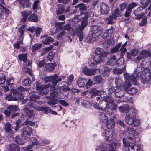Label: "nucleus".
<instances>
[{
  "label": "nucleus",
  "instance_id": "1",
  "mask_svg": "<svg viewBox=\"0 0 151 151\" xmlns=\"http://www.w3.org/2000/svg\"><path fill=\"white\" fill-rule=\"evenodd\" d=\"M129 136L124 140L123 139V142L124 146L128 147L129 151H139L140 148L138 145H130V144H134L136 142L135 138L138 137V133L137 131L131 126H129L126 130Z\"/></svg>",
  "mask_w": 151,
  "mask_h": 151
},
{
  "label": "nucleus",
  "instance_id": "2",
  "mask_svg": "<svg viewBox=\"0 0 151 151\" xmlns=\"http://www.w3.org/2000/svg\"><path fill=\"white\" fill-rule=\"evenodd\" d=\"M93 107L98 109L106 110V114L109 116H111L113 114V111L116 110L117 106L114 102L112 98L107 97L105 100H101L98 104L94 103Z\"/></svg>",
  "mask_w": 151,
  "mask_h": 151
},
{
  "label": "nucleus",
  "instance_id": "3",
  "mask_svg": "<svg viewBox=\"0 0 151 151\" xmlns=\"http://www.w3.org/2000/svg\"><path fill=\"white\" fill-rule=\"evenodd\" d=\"M66 78L65 76H62L61 78H58V75L55 74L50 76H46L44 78L45 83L49 82V85L44 86L43 88L44 91H41L40 92V94L42 95H46L49 92V90L50 91L54 92H56L55 91V85L59 81L62 79L63 80Z\"/></svg>",
  "mask_w": 151,
  "mask_h": 151
},
{
  "label": "nucleus",
  "instance_id": "4",
  "mask_svg": "<svg viewBox=\"0 0 151 151\" xmlns=\"http://www.w3.org/2000/svg\"><path fill=\"white\" fill-rule=\"evenodd\" d=\"M125 120L129 125L134 127H137L140 124V121L136 118L135 109L133 108H130L126 113Z\"/></svg>",
  "mask_w": 151,
  "mask_h": 151
},
{
  "label": "nucleus",
  "instance_id": "5",
  "mask_svg": "<svg viewBox=\"0 0 151 151\" xmlns=\"http://www.w3.org/2000/svg\"><path fill=\"white\" fill-rule=\"evenodd\" d=\"M148 64L149 63L145 60L142 61L141 63L142 73H143L142 74L141 81L143 84L147 83L151 79V69L147 68Z\"/></svg>",
  "mask_w": 151,
  "mask_h": 151
},
{
  "label": "nucleus",
  "instance_id": "6",
  "mask_svg": "<svg viewBox=\"0 0 151 151\" xmlns=\"http://www.w3.org/2000/svg\"><path fill=\"white\" fill-rule=\"evenodd\" d=\"M60 93H59L58 92H51L50 93V97L46 96L45 97L48 100L47 101V103L51 106L54 107L55 110L58 111H60L62 109L61 106L58 105H55L57 104L56 99L58 98H60L61 96L60 94Z\"/></svg>",
  "mask_w": 151,
  "mask_h": 151
},
{
  "label": "nucleus",
  "instance_id": "7",
  "mask_svg": "<svg viewBox=\"0 0 151 151\" xmlns=\"http://www.w3.org/2000/svg\"><path fill=\"white\" fill-rule=\"evenodd\" d=\"M142 71L141 68L137 67L135 69L132 75H130L129 73H124L123 75L125 80H128L130 81L129 80H131L133 84H137V81L139 80V78L141 79L142 74L143 73V72L142 73Z\"/></svg>",
  "mask_w": 151,
  "mask_h": 151
},
{
  "label": "nucleus",
  "instance_id": "8",
  "mask_svg": "<svg viewBox=\"0 0 151 151\" xmlns=\"http://www.w3.org/2000/svg\"><path fill=\"white\" fill-rule=\"evenodd\" d=\"M25 90L26 89L22 86H20L17 89H12L11 91L13 95H12V93L9 95H7L5 99L8 101H17L19 99L21 100L22 99V97H21L22 95V92Z\"/></svg>",
  "mask_w": 151,
  "mask_h": 151
},
{
  "label": "nucleus",
  "instance_id": "9",
  "mask_svg": "<svg viewBox=\"0 0 151 151\" xmlns=\"http://www.w3.org/2000/svg\"><path fill=\"white\" fill-rule=\"evenodd\" d=\"M115 83L117 88L123 89L127 90L131 86L130 81L128 80L124 81L121 78L119 77L116 78Z\"/></svg>",
  "mask_w": 151,
  "mask_h": 151
},
{
  "label": "nucleus",
  "instance_id": "10",
  "mask_svg": "<svg viewBox=\"0 0 151 151\" xmlns=\"http://www.w3.org/2000/svg\"><path fill=\"white\" fill-rule=\"evenodd\" d=\"M113 132L111 129L105 130H104V132L102 133V135L106 139V141L105 142V143L102 144L100 146H97L96 148V151H97V148H98L99 147H100L102 146L104 144H105L106 146V147H108L109 144L110 143H114V142H111L113 141L112 140L113 139V138H112L113 136ZM114 143H116L114 142Z\"/></svg>",
  "mask_w": 151,
  "mask_h": 151
},
{
  "label": "nucleus",
  "instance_id": "11",
  "mask_svg": "<svg viewBox=\"0 0 151 151\" xmlns=\"http://www.w3.org/2000/svg\"><path fill=\"white\" fill-rule=\"evenodd\" d=\"M87 24V20H82L81 25H76V32L79 38V40L81 41L84 37V34L82 31Z\"/></svg>",
  "mask_w": 151,
  "mask_h": 151
},
{
  "label": "nucleus",
  "instance_id": "12",
  "mask_svg": "<svg viewBox=\"0 0 151 151\" xmlns=\"http://www.w3.org/2000/svg\"><path fill=\"white\" fill-rule=\"evenodd\" d=\"M120 145L119 143H113L109 144L108 147L106 148V146L105 144L101 147L97 148V151H116L117 149Z\"/></svg>",
  "mask_w": 151,
  "mask_h": 151
},
{
  "label": "nucleus",
  "instance_id": "13",
  "mask_svg": "<svg viewBox=\"0 0 151 151\" xmlns=\"http://www.w3.org/2000/svg\"><path fill=\"white\" fill-rule=\"evenodd\" d=\"M25 25H23L20 27L18 29L19 32L20 34L19 36V40L17 41L16 43L14 44V47L16 48L19 49L20 48V45L22 44V41L23 38L24 31L25 30Z\"/></svg>",
  "mask_w": 151,
  "mask_h": 151
},
{
  "label": "nucleus",
  "instance_id": "14",
  "mask_svg": "<svg viewBox=\"0 0 151 151\" xmlns=\"http://www.w3.org/2000/svg\"><path fill=\"white\" fill-rule=\"evenodd\" d=\"M102 30L101 27L98 25L93 26L91 28V33L94 37L98 38L101 34Z\"/></svg>",
  "mask_w": 151,
  "mask_h": 151
},
{
  "label": "nucleus",
  "instance_id": "15",
  "mask_svg": "<svg viewBox=\"0 0 151 151\" xmlns=\"http://www.w3.org/2000/svg\"><path fill=\"white\" fill-rule=\"evenodd\" d=\"M148 56L151 59V53L150 52L147 50H143L141 52L136 58L135 61L137 63H139L142 59L146 58Z\"/></svg>",
  "mask_w": 151,
  "mask_h": 151
},
{
  "label": "nucleus",
  "instance_id": "16",
  "mask_svg": "<svg viewBox=\"0 0 151 151\" xmlns=\"http://www.w3.org/2000/svg\"><path fill=\"white\" fill-rule=\"evenodd\" d=\"M45 102V101H30L27 104V106L35 109L37 111H39V109L40 108V106Z\"/></svg>",
  "mask_w": 151,
  "mask_h": 151
},
{
  "label": "nucleus",
  "instance_id": "17",
  "mask_svg": "<svg viewBox=\"0 0 151 151\" xmlns=\"http://www.w3.org/2000/svg\"><path fill=\"white\" fill-rule=\"evenodd\" d=\"M100 12L102 15H106L109 14L110 8L108 4L104 2L100 3Z\"/></svg>",
  "mask_w": 151,
  "mask_h": 151
},
{
  "label": "nucleus",
  "instance_id": "18",
  "mask_svg": "<svg viewBox=\"0 0 151 151\" xmlns=\"http://www.w3.org/2000/svg\"><path fill=\"white\" fill-rule=\"evenodd\" d=\"M9 13V10L0 4V19L4 20L6 18L7 14Z\"/></svg>",
  "mask_w": 151,
  "mask_h": 151
},
{
  "label": "nucleus",
  "instance_id": "19",
  "mask_svg": "<svg viewBox=\"0 0 151 151\" xmlns=\"http://www.w3.org/2000/svg\"><path fill=\"white\" fill-rule=\"evenodd\" d=\"M98 71L101 73L99 70L96 69H88L87 68L85 67L83 69V72L87 76L94 75Z\"/></svg>",
  "mask_w": 151,
  "mask_h": 151
},
{
  "label": "nucleus",
  "instance_id": "20",
  "mask_svg": "<svg viewBox=\"0 0 151 151\" xmlns=\"http://www.w3.org/2000/svg\"><path fill=\"white\" fill-rule=\"evenodd\" d=\"M31 141L32 145L28 146L27 147L23 148V150L24 151H33L32 148L34 145H37L39 144V142L36 138L32 137L31 138Z\"/></svg>",
  "mask_w": 151,
  "mask_h": 151
},
{
  "label": "nucleus",
  "instance_id": "21",
  "mask_svg": "<svg viewBox=\"0 0 151 151\" xmlns=\"http://www.w3.org/2000/svg\"><path fill=\"white\" fill-rule=\"evenodd\" d=\"M21 130L23 135L25 137L27 136H30L33 133L32 128L28 126L24 127Z\"/></svg>",
  "mask_w": 151,
  "mask_h": 151
},
{
  "label": "nucleus",
  "instance_id": "22",
  "mask_svg": "<svg viewBox=\"0 0 151 151\" xmlns=\"http://www.w3.org/2000/svg\"><path fill=\"white\" fill-rule=\"evenodd\" d=\"M58 89L60 90H62L63 91H70V89L68 87V84L65 81H63L62 83H59L57 86Z\"/></svg>",
  "mask_w": 151,
  "mask_h": 151
},
{
  "label": "nucleus",
  "instance_id": "23",
  "mask_svg": "<svg viewBox=\"0 0 151 151\" xmlns=\"http://www.w3.org/2000/svg\"><path fill=\"white\" fill-rule=\"evenodd\" d=\"M19 58L20 60H23L24 63V64L26 66H29L31 65V62L28 61L27 58L26 54H22L19 55Z\"/></svg>",
  "mask_w": 151,
  "mask_h": 151
},
{
  "label": "nucleus",
  "instance_id": "24",
  "mask_svg": "<svg viewBox=\"0 0 151 151\" xmlns=\"http://www.w3.org/2000/svg\"><path fill=\"white\" fill-rule=\"evenodd\" d=\"M21 13L22 16V21L24 22L26 20L28 16L32 14V11L31 10H26L22 12Z\"/></svg>",
  "mask_w": 151,
  "mask_h": 151
},
{
  "label": "nucleus",
  "instance_id": "25",
  "mask_svg": "<svg viewBox=\"0 0 151 151\" xmlns=\"http://www.w3.org/2000/svg\"><path fill=\"white\" fill-rule=\"evenodd\" d=\"M117 58L114 55L111 56L109 60L107 62V65H114L116 63Z\"/></svg>",
  "mask_w": 151,
  "mask_h": 151
},
{
  "label": "nucleus",
  "instance_id": "26",
  "mask_svg": "<svg viewBox=\"0 0 151 151\" xmlns=\"http://www.w3.org/2000/svg\"><path fill=\"white\" fill-rule=\"evenodd\" d=\"M56 11L57 14H61L63 13H65L64 6L61 4L58 5Z\"/></svg>",
  "mask_w": 151,
  "mask_h": 151
},
{
  "label": "nucleus",
  "instance_id": "27",
  "mask_svg": "<svg viewBox=\"0 0 151 151\" xmlns=\"http://www.w3.org/2000/svg\"><path fill=\"white\" fill-rule=\"evenodd\" d=\"M104 91H98L96 88H93L90 90L89 91L90 94H92L93 95L91 96V97L93 98L94 96L98 95H102L104 93Z\"/></svg>",
  "mask_w": 151,
  "mask_h": 151
},
{
  "label": "nucleus",
  "instance_id": "28",
  "mask_svg": "<svg viewBox=\"0 0 151 151\" xmlns=\"http://www.w3.org/2000/svg\"><path fill=\"white\" fill-rule=\"evenodd\" d=\"M123 89L116 88V91L114 93V96L117 97H121L124 94V92Z\"/></svg>",
  "mask_w": 151,
  "mask_h": 151
},
{
  "label": "nucleus",
  "instance_id": "29",
  "mask_svg": "<svg viewBox=\"0 0 151 151\" xmlns=\"http://www.w3.org/2000/svg\"><path fill=\"white\" fill-rule=\"evenodd\" d=\"M14 140L17 144L20 145L24 144L25 142L24 140L23 137L21 135L16 136Z\"/></svg>",
  "mask_w": 151,
  "mask_h": 151
},
{
  "label": "nucleus",
  "instance_id": "30",
  "mask_svg": "<svg viewBox=\"0 0 151 151\" xmlns=\"http://www.w3.org/2000/svg\"><path fill=\"white\" fill-rule=\"evenodd\" d=\"M23 111L26 112L27 115L29 117L35 116L34 111L33 110H28L27 108L26 107L23 109Z\"/></svg>",
  "mask_w": 151,
  "mask_h": 151
},
{
  "label": "nucleus",
  "instance_id": "31",
  "mask_svg": "<svg viewBox=\"0 0 151 151\" xmlns=\"http://www.w3.org/2000/svg\"><path fill=\"white\" fill-rule=\"evenodd\" d=\"M86 79L80 78H79L77 81V84L80 87H82L84 86L85 83L86 82Z\"/></svg>",
  "mask_w": 151,
  "mask_h": 151
},
{
  "label": "nucleus",
  "instance_id": "32",
  "mask_svg": "<svg viewBox=\"0 0 151 151\" xmlns=\"http://www.w3.org/2000/svg\"><path fill=\"white\" fill-rule=\"evenodd\" d=\"M106 126L109 129H111L114 126V122L112 119H109L106 121Z\"/></svg>",
  "mask_w": 151,
  "mask_h": 151
},
{
  "label": "nucleus",
  "instance_id": "33",
  "mask_svg": "<svg viewBox=\"0 0 151 151\" xmlns=\"http://www.w3.org/2000/svg\"><path fill=\"white\" fill-rule=\"evenodd\" d=\"M4 130L8 133L12 134L13 132L11 128V126L9 123H6L4 125Z\"/></svg>",
  "mask_w": 151,
  "mask_h": 151
},
{
  "label": "nucleus",
  "instance_id": "34",
  "mask_svg": "<svg viewBox=\"0 0 151 151\" xmlns=\"http://www.w3.org/2000/svg\"><path fill=\"white\" fill-rule=\"evenodd\" d=\"M126 70L125 66L122 68V69H120L118 68L114 69L113 71V73L115 74H121L123 72Z\"/></svg>",
  "mask_w": 151,
  "mask_h": 151
},
{
  "label": "nucleus",
  "instance_id": "35",
  "mask_svg": "<svg viewBox=\"0 0 151 151\" xmlns=\"http://www.w3.org/2000/svg\"><path fill=\"white\" fill-rule=\"evenodd\" d=\"M103 59V55H95L93 58V61L96 63V64L101 62Z\"/></svg>",
  "mask_w": 151,
  "mask_h": 151
},
{
  "label": "nucleus",
  "instance_id": "36",
  "mask_svg": "<svg viewBox=\"0 0 151 151\" xmlns=\"http://www.w3.org/2000/svg\"><path fill=\"white\" fill-rule=\"evenodd\" d=\"M99 116L101 122H105L106 121L107 117L104 112H101Z\"/></svg>",
  "mask_w": 151,
  "mask_h": 151
},
{
  "label": "nucleus",
  "instance_id": "37",
  "mask_svg": "<svg viewBox=\"0 0 151 151\" xmlns=\"http://www.w3.org/2000/svg\"><path fill=\"white\" fill-rule=\"evenodd\" d=\"M116 19L115 17L111 15L106 18V22L107 24H112L114 23V21Z\"/></svg>",
  "mask_w": 151,
  "mask_h": 151
},
{
  "label": "nucleus",
  "instance_id": "38",
  "mask_svg": "<svg viewBox=\"0 0 151 151\" xmlns=\"http://www.w3.org/2000/svg\"><path fill=\"white\" fill-rule=\"evenodd\" d=\"M114 45L113 43L112 40L111 39H109L105 40L104 42L103 45L104 47L106 48L110 46H112Z\"/></svg>",
  "mask_w": 151,
  "mask_h": 151
},
{
  "label": "nucleus",
  "instance_id": "39",
  "mask_svg": "<svg viewBox=\"0 0 151 151\" xmlns=\"http://www.w3.org/2000/svg\"><path fill=\"white\" fill-rule=\"evenodd\" d=\"M38 19L37 16L35 14H32L29 16L28 18V20L29 21L35 22H37Z\"/></svg>",
  "mask_w": 151,
  "mask_h": 151
},
{
  "label": "nucleus",
  "instance_id": "40",
  "mask_svg": "<svg viewBox=\"0 0 151 151\" xmlns=\"http://www.w3.org/2000/svg\"><path fill=\"white\" fill-rule=\"evenodd\" d=\"M121 46V43L116 45L115 47H113L110 50L111 53H114L117 52Z\"/></svg>",
  "mask_w": 151,
  "mask_h": 151
},
{
  "label": "nucleus",
  "instance_id": "41",
  "mask_svg": "<svg viewBox=\"0 0 151 151\" xmlns=\"http://www.w3.org/2000/svg\"><path fill=\"white\" fill-rule=\"evenodd\" d=\"M53 39L52 37H48L46 38L45 40L43 41V44L45 45L47 44L49 45L51 43H52Z\"/></svg>",
  "mask_w": 151,
  "mask_h": 151
},
{
  "label": "nucleus",
  "instance_id": "42",
  "mask_svg": "<svg viewBox=\"0 0 151 151\" xmlns=\"http://www.w3.org/2000/svg\"><path fill=\"white\" fill-rule=\"evenodd\" d=\"M7 108L11 112L16 111L18 109V107L15 105H10L7 107Z\"/></svg>",
  "mask_w": 151,
  "mask_h": 151
},
{
  "label": "nucleus",
  "instance_id": "43",
  "mask_svg": "<svg viewBox=\"0 0 151 151\" xmlns=\"http://www.w3.org/2000/svg\"><path fill=\"white\" fill-rule=\"evenodd\" d=\"M125 60L123 58H120L119 60L117 59L116 64L119 67L123 66Z\"/></svg>",
  "mask_w": 151,
  "mask_h": 151
},
{
  "label": "nucleus",
  "instance_id": "44",
  "mask_svg": "<svg viewBox=\"0 0 151 151\" xmlns=\"http://www.w3.org/2000/svg\"><path fill=\"white\" fill-rule=\"evenodd\" d=\"M79 8V10L81 11L86 10L87 9L86 6L83 3L79 4L78 5L75 6L76 8Z\"/></svg>",
  "mask_w": 151,
  "mask_h": 151
},
{
  "label": "nucleus",
  "instance_id": "45",
  "mask_svg": "<svg viewBox=\"0 0 151 151\" xmlns=\"http://www.w3.org/2000/svg\"><path fill=\"white\" fill-rule=\"evenodd\" d=\"M11 151H19L20 148L18 145L16 144H12L10 146Z\"/></svg>",
  "mask_w": 151,
  "mask_h": 151
},
{
  "label": "nucleus",
  "instance_id": "46",
  "mask_svg": "<svg viewBox=\"0 0 151 151\" xmlns=\"http://www.w3.org/2000/svg\"><path fill=\"white\" fill-rule=\"evenodd\" d=\"M137 91V89L134 87H132L128 90L127 92L129 94L133 95L135 94Z\"/></svg>",
  "mask_w": 151,
  "mask_h": 151
},
{
  "label": "nucleus",
  "instance_id": "47",
  "mask_svg": "<svg viewBox=\"0 0 151 151\" xmlns=\"http://www.w3.org/2000/svg\"><path fill=\"white\" fill-rule=\"evenodd\" d=\"M96 37H94L93 35L91 33L89 34L87 37V40L88 42H92L96 40Z\"/></svg>",
  "mask_w": 151,
  "mask_h": 151
},
{
  "label": "nucleus",
  "instance_id": "48",
  "mask_svg": "<svg viewBox=\"0 0 151 151\" xmlns=\"http://www.w3.org/2000/svg\"><path fill=\"white\" fill-rule=\"evenodd\" d=\"M50 141L49 140L44 138L41 140L40 144L41 145L44 146L50 144Z\"/></svg>",
  "mask_w": 151,
  "mask_h": 151
},
{
  "label": "nucleus",
  "instance_id": "49",
  "mask_svg": "<svg viewBox=\"0 0 151 151\" xmlns=\"http://www.w3.org/2000/svg\"><path fill=\"white\" fill-rule=\"evenodd\" d=\"M80 15L82 16V19L83 18V20H87L88 21V19L89 16L88 13L83 12L81 13Z\"/></svg>",
  "mask_w": 151,
  "mask_h": 151
},
{
  "label": "nucleus",
  "instance_id": "50",
  "mask_svg": "<svg viewBox=\"0 0 151 151\" xmlns=\"http://www.w3.org/2000/svg\"><path fill=\"white\" fill-rule=\"evenodd\" d=\"M93 80L96 83L101 82L103 80L101 76H95Z\"/></svg>",
  "mask_w": 151,
  "mask_h": 151
},
{
  "label": "nucleus",
  "instance_id": "51",
  "mask_svg": "<svg viewBox=\"0 0 151 151\" xmlns=\"http://www.w3.org/2000/svg\"><path fill=\"white\" fill-rule=\"evenodd\" d=\"M6 80L5 75L2 73L0 72V84H2L4 83Z\"/></svg>",
  "mask_w": 151,
  "mask_h": 151
},
{
  "label": "nucleus",
  "instance_id": "52",
  "mask_svg": "<svg viewBox=\"0 0 151 151\" xmlns=\"http://www.w3.org/2000/svg\"><path fill=\"white\" fill-rule=\"evenodd\" d=\"M53 46L52 45H50L49 47H46L45 48H44L43 50V52H42V55H43L48 52L51 50L53 48Z\"/></svg>",
  "mask_w": 151,
  "mask_h": 151
},
{
  "label": "nucleus",
  "instance_id": "53",
  "mask_svg": "<svg viewBox=\"0 0 151 151\" xmlns=\"http://www.w3.org/2000/svg\"><path fill=\"white\" fill-rule=\"evenodd\" d=\"M82 19V16L79 15L75 16L73 18V22L75 24L80 22Z\"/></svg>",
  "mask_w": 151,
  "mask_h": 151
},
{
  "label": "nucleus",
  "instance_id": "54",
  "mask_svg": "<svg viewBox=\"0 0 151 151\" xmlns=\"http://www.w3.org/2000/svg\"><path fill=\"white\" fill-rule=\"evenodd\" d=\"M39 111H43L46 114L50 112V108L49 107H41L40 109H39Z\"/></svg>",
  "mask_w": 151,
  "mask_h": 151
},
{
  "label": "nucleus",
  "instance_id": "55",
  "mask_svg": "<svg viewBox=\"0 0 151 151\" xmlns=\"http://www.w3.org/2000/svg\"><path fill=\"white\" fill-rule=\"evenodd\" d=\"M129 106L128 105H125L122 106L119 108V111L122 112H124L128 110Z\"/></svg>",
  "mask_w": 151,
  "mask_h": 151
},
{
  "label": "nucleus",
  "instance_id": "56",
  "mask_svg": "<svg viewBox=\"0 0 151 151\" xmlns=\"http://www.w3.org/2000/svg\"><path fill=\"white\" fill-rule=\"evenodd\" d=\"M54 52L52 51L50 52L47 58V60L51 61L54 58Z\"/></svg>",
  "mask_w": 151,
  "mask_h": 151
},
{
  "label": "nucleus",
  "instance_id": "57",
  "mask_svg": "<svg viewBox=\"0 0 151 151\" xmlns=\"http://www.w3.org/2000/svg\"><path fill=\"white\" fill-rule=\"evenodd\" d=\"M40 96L36 94H32L30 97V99L31 101H37L36 99H40Z\"/></svg>",
  "mask_w": 151,
  "mask_h": 151
},
{
  "label": "nucleus",
  "instance_id": "58",
  "mask_svg": "<svg viewBox=\"0 0 151 151\" xmlns=\"http://www.w3.org/2000/svg\"><path fill=\"white\" fill-rule=\"evenodd\" d=\"M42 44H35L32 46V51L37 50L42 47Z\"/></svg>",
  "mask_w": 151,
  "mask_h": 151
},
{
  "label": "nucleus",
  "instance_id": "59",
  "mask_svg": "<svg viewBox=\"0 0 151 151\" xmlns=\"http://www.w3.org/2000/svg\"><path fill=\"white\" fill-rule=\"evenodd\" d=\"M71 29V27L70 24H67L64 26L63 29L65 32L68 33Z\"/></svg>",
  "mask_w": 151,
  "mask_h": 151
},
{
  "label": "nucleus",
  "instance_id": "60",
  "mask_svg": "<svg viewBox=\"0 0 151 151\" xmlns=\"http://www.w3.org/2000/svg\"><path fill=\"white\" fill-rule=\"evenodd\" d=\"M115 91H116V89L112 87H109L108 90V93L109 95H112L113 96H114V93H115Z\"/></svg>",
  "mask_w": 151,
  "mask_h": 151
},
{
  "label": "nucleus",
  "instance_id": "61",
  "mask_svg": "<svg viewBox=\"0 0 151 151\" xmlns=\"http://www.w3.org/2000/svg\"><path fill=\"white\" fill-rule=\"evenodd\" d=\"M57 101H58L60 104L65 107L69 105V104L64 100H57Z\"/></svg>",
  "mask_w": 151,
  "mask_h": 151
},
{
  "label": "nucleus",
  "instance_id": "62",
  "mask_svg": "<svg viewBox=\"0 0 151 151\" xmlns=\"http://www.w3.org/2000/svg\"><path fill=\"white\" fill-rule=\"evenodd\" d=\"M143 9V8H142V7H139L134 11L133 14L135 15H138V14H140L139 13L142 12Z\"/></svg>",
  "mask_w": 151,
  "mask_h": 151
},
{
  "label": "nucleus",
  "instance_id": "63",
  "mask_svg": "<svg viewBox=\"0 0 151 151\" xmlns=\"http://www.w3.org/2000/svg\"><path fill=\"white\" fill-rule=\"evenodd\" d=\"M131 54L133 56H136L139 53L138 50L136 49H133L130 51Z\"/></svg>",
  "mask_w": 151,
  "mask_h": 151
},
{
  "label": "nucleus",
  "instance_id": "64",
  "mask_svg": "<svg viewBox=\"0 0 151 151\" xmlns=\"http://www.w3.org/2000/svg\"><path fill=\"white\" fill-rule=\"evenodd\" d=\"M103 52V50L102 49L100 48H97L96 50L95 54V55H102Z\"/></svg>",
  "mask_w": 151,
  "mask_h": 151
}]
</instances>
